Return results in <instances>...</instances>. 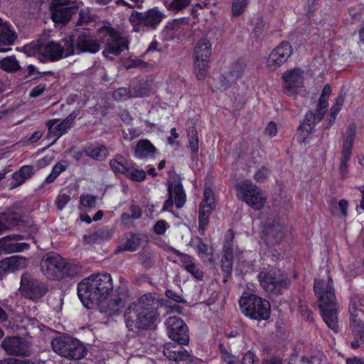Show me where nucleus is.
I'll return each instance as SVG.
<instances>
[{
    "label": "nucleus",
    "mask_w": 364,
    "mask_h": 364,
    "mask_svg": "<svg viewBox=\"0 0 364 364\" xmlns=\"http://www.w3.org/2000/svg\"><path fill=\"white\" fill-rule=\"evenodd\" d=\"M112 289L109 274H96L83 279L77 288V295L82 304L87 309L97 306L100 311L108 314L119 312L121 301L109 299V291Z\"/></svg>",
    "instance_id": "obj_1"
},
{
    "label": "nucleus",
    "mask_w": 364,
    "mask_h": 364,
    "mask_svg": "<svg viewBox=\"0 0 364 364\" xmlns=\"http://www.w3.org/2000/svg\"><path fill=\"white\" fill-rule=\"evenodd\" d=\"M166 335L172 342L166 343L163 346V354L169 360L176 363L180 362L191 363L193 356L184 349L190 341L189 328L186 322L178 316H169L165 323Z\"/></svg>",
    "instance_id": "obj_2"
},
{
    "label": "nucleus",
    "mask_w": 364,
    "mask_h": 364,
    "mask_svg": "<svg viewBox=\"0 0 364 364\" xmlns=\"http://www.w3.org/2000/svg\"><path fill=\"white\" fill-rule=\"evenodd\" d=\"M314 291L318 299V306L323 321L329 328L337 333L338 331V301L332 278L329 276L326 281L315 279Z\"/></svg>",
    "instance_id": "obj_3"
},
{
    "label": "nucleus",
    "mask_w": 364,
    "mask_h": 364,
    "mask_svg": "<svg viewBox=\"0 0 364 364\" xmlns=\"http://www.w3.org/2000/svg\"><path fill=\"white\" fill-rule=\"evenodd\" d=\"M156 319V311L146 306L142 300L129 306L124 313L126 326L131 331L151 328Z\"/></svg>",
    "instance_id": "obj_4"
},
{
    "label": "nucleus",
    "mask_w": 364,
    "mask_h": 364,
    "mask_svg": "<svg viewBox=\"0 0 364 364\" xmlns=\"http://www.w3.org/2000/svg\"><path fill=\"white\" fill-rule=\"evenodd\" d=\"M73 42V38L69 36L63 39L60 43L50 41L43 44L26 46L23 49L29 55L38 51L45 58L50 61H55L74 54Z\"/></svg>",
    "instance_id": "obj_5"
},
{
    "label": "nucleus",
    "mask_w": 364,
    "mask_h": 364,
    "mask_svg": "<svg viewBox=\"0 0 364 364\" xmlns=\"http://www.w3.org/2000/svg\"><path fill=\"white\" fill-rule=\"evenodd\" d=\"M242 313L252 320L258 321L269 318L271 306L269 302L262 297L248 292H243L239 300Z\"/></svg>",
    "instance_id": "obj_6"
},
{
    "label": "nucleus",
    "mask_w": 364,
    "mask_h": 364,
    "mask_svg": "<svg viewBox=\"0 0 364 364\" xmlns=\"http://www.w3.org/2000/svg\"><path fill=\"white\" fill-rule=\"evenodd\" d=\"M168 178L166 182L168 199L164 202L161 211H172L173 205L177 209L182 208L187 200L186 193L183 188L181 178L174 170L168 172Z\"/></svg>",
    "instance_id": "obj_7"
},
{
    "label": "nucleus",
    "mask_w": 364,
    "mask_h": 364,
    "mask_svg": "<svg viewBox=\"0 0 364 364\" xmlns=\"http://www.w3.org/2000/svg\"><path fill=\"white\" fill-rule=\"evenodd\" d=\"M235 189L237 197L252 209L260 210L263 208L267 198L262 190L250 180L238 183Z\"/></svg>",
    "instance_id": "obj_8"
},
{
    "label": "nucleus",
    "mask_w": 364,
    "mask_h": 364,
    "mask_svg": "<svg viewBox=\"0 0 364 364\" xmlns=\"http://www.w3.org/2000/svg\"><path fill=\"white\" fill-rule=\"evenodd\" d=\"M260 286L267 292L280 295L289 284L288 279L273 269H263L257 275Z\"/></svg>",
    "instance_id": "obj_9"
},
{
    "label": "nucleus",
    "mask_w": 364,
    "mask_h": 364,
    "mask_svg": "<svg viewBox=\"0 0 364 364\" xmlns=\"http://www.w3.org/2000/svg\"><path fill=\"white\" fill-rule=\"evenodd\" d=\"M260 238L268 247L280 244L286 236V228L279 218L262 223Z\"/></svg>",
    "instance_id": "obj_10"
},
{
    "label": "nucleus",
    "mask_w": 364,
    "mask_h": 364,
    "mask_svg": "<svg viewBox=\"0 0 364 364\" xmlns=\"http://www.w3.org/2000/svg\"><path fill=\"white\" fill-rule=\"evenodd\" d=\"M216 208V200L213 191L205 187L203 191V198L198 207V232L205 236V230L210 223V217Z\"/></svg>",
    "instance_id": "obj_11"
},
{
    "label": "nucleus",
    "mask_w": 364,
    "mask_h": 364,
    "mask_svg": "<svg viewBox=\"0 0 364 364\" xmlns=\"http://www.w3.org/2000/svg\"><path fill=\"white\" fill-rule=\"evenodd\" d=\"M41 270L50 279H58L68 274V265L58 255H47L41 261Z\"/></svg>",
    "instance_id": "obj_12"
},
{
    "label": "nucleus",
    "mask_w": 364,
    "mask_h": 364,
    "mask_svg": "<svg viewBox=\"0 0 364 364\" xmlns=\"http://www.w3.org/2000/svg\"><path fill=\"white\" fill-rule=\"evenodd\" d=\"M350 314V326L352 329L353 340L350 342V346L353 349H357L361 346H364V323L360 318L363 314L362 310L358 307V304L353 300H350L348 308Z\"/></svg>",
    "instance_id": "obj_13"
},
{
    "label": "nucleus",
    "mask_w": 364,
    "mask_h": 364,
    "mask_svg": "<svg viewBox=\"0 0 364 364\" xmlns=\"http://www.w3.org/2000/svg\"><path fill=\"white\" fill-rule=\"evenodd\" d=\"M53 350L62 356L80 359L85 355V348L81 342L77 339L68 338L63 343L58 339L52 341Z\"/></svg>",
    "instance_id": "obj_14"
},
{
    "label": "nucleus",
    "mask_w": 364,
    "mask_h": 364,
    "mask_svg": "<svg viewBox=\"0 0 364 364\" xmlns=\"http://www.w3.org/2000/svg\"><path fill=\"white\" fill-rule=\"evenodd\" d=\"M102 43L105 44L102 54L106 58L109 54L118 55L128 48L127 40L112 28L106 29Z\"/></svg>",
    "instance_id": "obj_15"
},
{
    "label": "nucleus",
    "mask_w": 364,
    "mask_h": 364,
    "mask_svg": "<svg viewBox=\"0 0 364 364\" xmlns=\"http://www.w3.org/2000/svg\"><path fill=\"white\" fill-rule=\"evenodd\" d=\"M50 9L52 19L55 23L68 22L78 9L73 2L66 0H53Z\"/></svg>",
    "instance_id": "obj_16"
},
{
    "label": "nucleus",
    "mask_w": 364,
    "mask_h": 364,
    "mask_svg": "<svg viewBox=\"0 0 364 364\" xmlns=\"http://www.w3.org/2000/svg\"><path fill=\"white\" fill-rule=\"evenodd\" d=\"M292 48L287 42L281 43L269 55L267 60V66L271 70H274L291 56Z\"/></svg>",
    "instance_id": "obj_17"
},
{
    "label": "nucleus",
    "mask_w": 364,
    "mask_h": 364,
    "mask_svg": "<svg viewBox=\"0 0 364 364\" xmlns=\"http://www.w3.org/2000/svg\"><path fill=\"white\" fill-rule=\"evenodd\" d=\"M3 348L10 354L28 355L31 348L30 342L18 337H9L4 340L1 344Z\"/></svg>",
    "instance_id": "obj_18"
},
{
    "label": "nucleus",
    "mask_w": 364,
    "mask_h": 364,
    "mask_svg": "<svg viewBox=\"0 0 364 364\" xmlns=\"http://www.w3.org/2000/svg\"><path fill=\"white\" fill-rule=\"evenodd\" d=\"M306 118L301 122L296 130V140L300 144H307V139L325 115H305Z\"/></svg>",
    "instance_id": "obj_19"
},
{
    "label": "nucleus",
    "mask_w": 364,
    "mask_h": 364,
    "mask_svg": "<svg viewBox=\"0 0 364 364\" xmlns=\"http://www.w3.org/2000/svg\"><path fill=\"white\" fill-rule=\"evenodd\" d=\"M129 20L133 24L156 28L159 23V11L155 8L145 13L134 12L131 14Z\"/></svg>",
    "instance_id": "obj_20"
},
{
    "label": "nucleus",
    "mask_w": 364,
    "mask_h": 364,
    "mask_svg": "<svg viewBox=\"0 0 364 364\" xmlns=\"http://www.w3.org/2000/svg\"><path fill=\"white\" fill-rule=\"evenodd\" d=\"M284 90L288 95H293L303 84V72L299 68L287 70L282 75Z\"/></svg>",
    "instance_id": "obj_21"
},
{
    "label": "nucleus",
    "mask_w": 364,
    "mask_h": 364,
    "mask_svg": "<svg viewBox=\"0 0 364 364\" xmlns=\"http://www.w3.org/2000/svg\"><path fill=\"white\" fill-rule=\"evenodd\" d=\"M20 288L25 296L33 300L41 298L47 291V289L40 285L36 280L28 279L26 277L21 279Z\"/></svg>",
    "instance_id": "obj_22"
},
{
    "label": "nucleus",
    "mask_w": 364,
    "mask_h": 364,
    "mask_svg": "<svg viewBox=\"0 0 364 364\" xmlns=\"http://www.w3.org/2000/svg\"><path fill=\"white\" fill-rule=\"evenodd\" d=\"M73 119L71 117H67L65 120L56 119L48 122V136L53 139L52 143L55 142L58 138L65 134L72 125Z\"/></svg>",
    "instance_id": "obj_23"
},
{
    "label": "nucleus",
    "mask_w": 364,
    "mask_h": 364,
    "mask_svg": "<svg viewBox=\"0 0 364 364\" xmlns=\"http://www.w3.org/2000/svg\"><path fill=\"white\" fill-rule=\"evenodd\" d=\"M21 235L7 236L0 240V251L7 253L22 252L28 248L26 242H20Z\"/></svg>",
    "instance_id": "obj_24"
},
{
    "label": "nucleus",
    "mask_w": 364,
    "mask_h": 364,
    "mask_svg": "<svg viewBox=\"0 0 364 364\" xmlns=\"http://www.w3.org/2000/svg\"><path fill=\"white\" fill-rule=\"evenodd\" d=\"M76 49L80 52L96 53L100 49V43L87 33H80L76 41Z\"/></svg>",
    "instance_id": "obj_25"
},
{
    "label": "nucleus",
    "mask_w": 364,
    "mask_h": 364,
    "mask_svg": "<svg viewBox=\"0 0 364 364\" xmlns=\"http://www.w3.org/2000/svg\"><path fill=\"white\" fill-rule=\"evenodd\" d=\"M234 251L222 250L221 270L223 282H226L232 276Z\"/></svg>",
    "instance_id": "obj_26"
},
{
    "label": "nucleus",
    "mask_w": 364,
    "mask_h": 364,
    "mask_svg": "<svg viewBox=\"0 0 364 364\" xmlns=\"http://www.w3.org/2000/svg\"><path fill=\"white\" fill-rule=\"evenodd\" d=\"M16 36L11 30L10 26L0 18V51H7L3 46L13 44Z\"/></svg>",
    "instance_id": "obj_27"
},
{
    "label": "nucleus",
    "mask_w": 364,
    "mask_h": 364,
    "mask_svg": "<svg viewBox=\"0 0 364 364\" xmlns=\"http://www.w3.org/2000/svg\"><path fill=\"white\" fill-rule=\"evenodd\" d=\"M357 133V127L354 122L350 123L347 127L343 135L341 153L352 154V149Z\"/></svg>",
    "instance_id": "obj_28"
},
{
    "label": "nucleus",
    "mask_w": 364,
    "mask_h": 364,
    "mask_svg": "<svg viewBox=\"0 0 364 364\" xmlns=\"http://www.w3.org/2000/svg\"><path fill=\"white\" fill-rule=\"evenodd\" d=\"M156 152V148L146 139L140 140L136 145L134 156L138 159L151 157Z\"/></svg>",
    "instance_id": "obj_29"
},
{
    "label": "nucleus",
    "mask_w": 364,
    "mask_h": 364,
    "mask_svg": "<svg viewBox=\"0 0 364 364\" xmlns=\"http://www.w3.org/2000/svg\"><path fill=\"white\" fill-rule=\"evenodd\" d=\"M211 48L210 43L206 38L200 39L195 48V60L209 61L212 51Z\"/></svg>",
    "instance_id": "obj_30"
},
{
    "label": "nucleus",
    "mask_w": 364,
    "mask_h": 364,
    "mask_svg": "<svg viewBox=\"0 0 364 364\" xmlns=\"http://www.w3.org/2000/svg\"><path fill=\"white\" fill-rule=\"evenodd\" d=\"M86 154L94 159L102 161L108 156L107 149L99 144H90L85 149Z\"/></svg>",
    "instance_id": "obj_31"
},
{
    "label": "nucleus",
    "mask_w": 364,
    "mask_h": 364,
    "mask_svg": "<svg viewBox=\"0 0 364 364\" xmlns=\"http://www.w3.org/2000/svg\"><path fill=\"white\" fill-rule=\"evenodd\" d=\"M33 173V168L30 166H23L18 172L13 174V179L15 184L11 188L21 185L26 180L29 178Z\"/></svg>",
    "instance_id": "obj_32"
},
{
    "label": "nucleus",
    "mask_w": 364,
    "mask_h": 364,
    "mask_svg": "<svg viewBox=\"0 0 364 364\" xmlns=\"http://www.w3.org/2000/svg\"><path fill=\"white\" fill-rule=\"evenodd\" d=\"M143 93L134 89L131 90L126 87H120L113 92V97L118 101L125 100L129 97H142Z\"/></svg>",
    "instance_id": "obj_33"
},
{
    "label": "nucleus",
    "mask_w": 364,
    "mask_h": 364,
    "mask_svg": "<svg viewBox=\"0 0 364 364\" xmlns=\"http://www.w3.org/2000/svg\"><path fill=\"white\" fill-rule=\"evenodd\" d=\"M109 164L114 173H122L123 175H125L129 166L127 164L126 159L121 156H118L115 159L111 160Z\"/></svg>",
    "instance_id": "obj_34"
},
{
    "label": "nucleus",
    "mask_w": 364,
    "mask_h": 364,
    "mask_svg": "<svg viewBox=\"0 0 364 364\" xmlns=\"http://www.w3.org/2000/svg\"><path fill=\"white\" fill-rule=\"evenodd\" d=\"M0 67L2 70L9 73H14L21 68L18 60L14 56L3 58L0 61Z\"/></svg>",
    "instance_id": "obj_35"
},
{
    "label": "nucleus",
    "mask_w": 364,
    "mask_h": 364,
    "mask_svg": "<svg viewBox=\"0 0 364 364\" xmlns=\"http://www.w3.org/2000/svg\"><path fill=\"white\" fill-rule=\"evenodd\" d=\"M245 64L242 62L235 63L229 70L228 77L232 80L240 78L245 73Z\"/></svg>",
    "instance_id": "obj_36"
},
{
    "label": "nucleus",
    "mask_w": 364,
    "mask_h": 364,
    "mask_svg": "<svg viewBox=\"0 0 364 364\" xmlns=\"http://www.w3.org/2000/svg\"><path fill=\"white\" fill-rule=\"evenodd\" d=\"M208 62L204 60H195L194 61V72L196 77L199 80L205 79L207 75V70L208 67Z\"/></svg>",
    "instance_id": "obj_37"
},
{
    "label": "nucleus",
    "mask_w": 364,
    "mask_h": 364,
    "mask_svg": "<svg viewBox=\"0 0 364 364\" xmlns=\"http://www.w3.org/2000/svg\"><path fill=\"white\" fill-rule=\"evenodd\" d=\"M125 176L134 181H141L146 177V173L142 169H139L134 166H129Z\"/></svg>",
    "instance_id": "obj_38"
},
{
    "label": "nucleus",
    "mask_w": 364,
    "mask_h": 364,
    "mask_svg": "<svg viewBox=\"0 0 364 364\" xmlns=\"http://www.w3.org/2000/svg\"><path fill=\"white\" fill-rule=\"evenodd\" d=\"M192 0H171L165 1V6L171 11H178L188 6Z\"/></svg>",
    "instance_id": "obj_39"
},
{
    "label": "nucleus",
    "mask_w": 364,
    "mask_h": 364,
    "mask_svg": "<svg viewBox=\"0 0 364 364\" xmlns=\"http://www.w3.org/2000/svg\"><path fill=\"white\" fill-rule=\"evenodd\" d=\"M66 168L67 164L65 161L55 164L53 168L52 172L46 178L45 183H52Z\"/></svg>",
    "instance_id": "obj_40"
},
{
    "label": "nucleus",
    "mask_w": 364,
    "mask_h": 364,
    "mask_svg": "<svg viewBox=\"0 0 364 364\" xmlns=\"http://www.w3.org/2000/svg\"><path fill=\"white\" fill-rule=\"evenodd\" d=\"M249 0H232V13L235 16L242 15L247 7Z\"/></svg>",
    "instance_id": "obj_41"
},
{
    "label": "nucleus",
    "mask_w": 364,
    "mask_h": 364,
    "mask_svg": "<svg viewBox=\"0 0 364 364\" xmlns=\"http://www.w3.org/2000/svg\"><path fill=\"white\" fill-rule=\"evenodd\" d=\"M12 272L23 269L27 265L26 259L20 256H13L8 257Z\"/></svg>",
    "instance_id": "obj_42"
},
{
    "label": "nucleus",
    "mask_w": 364,
    "mask_h": 364,
    "mask_svg": "<svg viewBox=\"0 0 364 364\" xmlns=\"http://www.w3.org/2000/svg\"><path fill=\"white\" fill-rule=\"evenodd\" d=\"M351 155L352 154L341 153L339 173L343 180L346 179L348 176V164L351 158Z\"/></svg>",
    "instance_id": "obj_43"
},
{
    "label": "nucleus",
    "mask_w": 364,
    "mask_h": 364,
    "mask_svg": "<svg viewBox=\"0 0 364 364\" xmlns=\"http://www.w3.org/2000/svg\"><path fill=\"white\" fill-rule=\"evenodd\" d=\"M185 270L187 272H188L196 279L198 281H201L203 279L204 273L199 263L196 262L195 264L188 266L187 269H186Z\"/></svg>",
    "instance_id": "obj_44"
},
{
    "label": "nucleus",
    "mask_w": 364,
    "mask_h": 364,
    "mask_svg": "<svg viewBox=\"0 0 364 364\" xmlns=\"http://www.w3.org/2000/svg\"><path fill=\"white\" fill-rule=\"evenodd\" d=\"M70 196L65 193H60L55 199V205L60 210L64 209L66 205L70 202Z\"/></svg>",
    "instance_id": "obj_45"
},
{
    "label": "nucleus",
    "mask_w": 364,
    "mask_h": 364,
    "mask_svg": "<svg viewBox=\"0 0 364 364\" xmlns=\"http://www.w3.org/2000/svg\"><path fill=\"white\" fill-rule=\"evenodd\" d=\"M235 237L234 231L232 229H229L225 236V241L223 246V250L234 251L233 249V240Z\"/></svg>",
    "instance_id": "obj_46"
},
{
    "label": "nucleus",
    "mask_w": 364,
    "mask_h": 364,
    "mask_svg": "<svg viewBox=\"0 0 364 364\" xmlns=\"http://www.w3.org/2000/svg\"><path fill=\"white\" fill-rule=\"evenodd\" d=\"M139 245V238L137 235H132L127 239L126 243L123 246L124 250H135Z\"/></svg>",
    "instance_id": "obj_47"
},
{
    "label": "nucleus",
    "mask_w": 364,
    "mask_h": 364,
    "mask_svg": "<svg viewBox=\"0 0 364 364\" xmlns=\"http://www.w3.org/2000/svg\"><path fill=\"white\" fill-rule=\"evenodd\" d=\"M81 206L83 208H92L95 206V197L90 195H82L80 197Z\"/></svg>",
    "instance_id": "obj_48"
},
{
    "label": "nucleus",
    "mask_w": 364,
    "mask_h": 364,
    "mask_svg": "<svg viewBox=\"0 0 364 364\" xmlns=\"http://www.w3.org/2000/svg\"><path fill=\"white\" fill-rule=\"evenodd\" d=\"M259 361L256 354L252 350H248L244 354L241 364H259Z\"/></svg>",
    "instance_id": "obj_49"
},
{
    "label": "nucleus",
    "mask_w": 364,
    "mask_h": 364,
    "mask_svg": "<svg viewBox=\"0 0 364 364\" xmlns=\"http://www.w3.org/2000/svg\"><path fill=\"white\" fill-rule=\"evenodd\" d=\"M269 173V168L265 166H262L261 168L258 169L255 172V173L254 175V179L257 182H262L268 178Z\"/></svg>",
    "instance_id": "obj_50"
},
{
    "label": "nucleus",
    "mask_w": 364,
    "mask_h": 364,
    "mask_svg": "<svg viewBox=\"0 0 364 364\" xmlns=\"http://www.w3.org/2000/svg\"><path fill=\"white\" fill-rule=\"evenodd\" d=\"M255 33H260L264 28L265 21L262 17L257 16L252 20Z\"/></svg>",
    "instance_id": "obj_51"
},
{
    "label": "nucleus",
    "mask_w": 364,
    "mask_h": 364,
    "mask_svg": "<svg viewBox=\"0 0 364 364\" xmlns=\"http://www.w3.org/2000/svg\"><path fill=\"white\" fill-rule=\"evenodd\" d=\"M163 306L168 307L171 313L181 314L183 309V308L177 304H172L171 301L161 298V307Z\"/></svg>",
    "instance_id": "obj_52"
},
{
    "label": "nucleus",
    "mask_w": 364,
    "mask_h": 364,
    "mask_svg": "<svg viewBox=\"0 0 364 364\" xmlns=\"http://www.w3.org/2000/svg\"><path fill=\"white\" fill-rule=\"evenodd\" d=\"M180 261L181 262V267L186 269L188 266L195 264L196 259L191 255L185 253H181L180 255Z\"/></svg>",
    "instance_id": "obj_53"
},
{
    "label": "nucleus",
    "mask_w": 364,
    "mask_h": 364,
    "mask_svg": "<svg viewBox=\"0 0 364 364\" xmlns=\"http://www.w3.org/2000/svg\"><path fill=\"white\" fill-rule=\"evenodd\" d=\"M165 294H166V297L168 298L167 300H169L171 301H173L177 304L185 302L184 299H183V297L181 295L178 294L177 293H176L175 291H173L171 289L166 290L165 292Z\"/></svg>",
    "instance_id": "obj_54"
},
{
    "label": "nucleus",
    "mask_w": 364,
    "mask_h": 364,
    "mask_svg": "<svg viewBox=\"0 0 364 364\" xmlns=\"http://www.w3.org/2000/svg\"><path fill=\"white\" fill-rule=\"evenodd\" d=\"M186 132L188 142L199 141L198 130L195 126L188 127Z\"/></svg>",
    "instance_id": "obj_55"
},
{
    "label": "nucleus",
    "mask_w": 364,
    "mask_h": 364,
    "mask_svg": "<svg viewBox=\"0 0 364 364\" xmlns=\"http://www.w3.org/2000/svg\"><path fill=\"white\" fill-rule=\"evenodd\" d=\"M277 125L273 121L269 122L264 129V134L270 137L275 136L277 134Z\"/></svg>",
    "instance_id": "obj_56"
},
{
    "label": "nucleus",
    "mask_w": 364,
    "mask_h": 364,
    "mask_svg": "<svg viewBox=\"0 0 364 364\" xmlns=\"http://www.w3.org/2000/svg\"><path fill=\"white\" fill-rule=\"evenodd\" d=\"M344 104V96L340 95L336 98L335 102L331 107V114H337L341 110V107Z\"/></svg>",
    "instance_id": "obj_57"
},
{
    "label": "nucleus",
    "mask_w": 364,
    "mask_h": 364,
    "mask_svg": "<svg viewBox=\"0 0 364 364\" xmlns=\"http://www.w3.org/2000/svg\"><path fill=\"white\" fill-rule=\"evenodd\" d=\"M10 272H13L11 270L8 258H6L0 262V277H3L4 275Z\"/></svg>",
    "instance_id": "obj_58"
},
{
    "label": "nucleus",
    "mask_w": 364,
    "mask_h": 364,
    "mask_svg": "<svg viewBox=\"0 0 364 364\" xmlns=\"http://www.w3.org/2000/svg\"><path fill=\"white\" fill-rule=\"evenodd\" d=\"M10 218L9 215L0 213V233L12 225L11 223L9 222Z\"/></svg>",
    "instance_id": "obj_59"
},
{
    "label": "nucleus",
    "mask_w": 364,
    "mask_h": 364,
    "mask_svg": "<svg viewBox=\"0 0 364 364\" xmlns=\"http://www.w3.org/2000/svg\"><path fill=\"white\" fill-rule=\"evenodd\" d=\"M262 364H283V359L277 355H270L269 357H263Z\"/></svg>",
    "instance_id": "obj_60"
},
{
    "label": "nucleus",
    "mask_w": 364,
    "mask_h": 364,
    "mask_svg": "<svg viewBox=\"0 0 364 364\" xmlns=\"http://www.w3.org/2000/svg\"><path fill=\"white\" fill-rule=\"evenodd\" d=\"M191 153L192 160L198 159V154L199 151V141L188 142Z\"/></svg>",
    "instance_id": "obj_61"
},
{
    "label": "nucleus",
    "mask_w": 364,
    "mask_h": 364,
    "mask_svg": "<svg viewBox=\"0 0 364 364\" xmlns=\"http://www.w3.org/2000/svg\"><path fill=\"white\" fill-rule=\"evenodd\" d=\"M45 89H46V85L40 84L31 90L29 95L31 97H38L43 94V92L45 91Z\"/></svg>",
    "instance_id": "obj_62"
},
{
    "label": "nucleus",
    "mask_w": 364,
    "mask_h": 364,
    "mask_svg": "<svg viewBox=\"0 0 364 364\" xmlns=\"http://www.w3.org/2000/svg\"><path fill=\"white\" fill-rule=\"evenodd\" d=\"M301 315L306 321L310 322L314 321V314L308 307L301 309Z\"/></svg>",
    "instance_id": "obj_63"
},
{
    "label": "nucleus",
    "mask_w": 364,
    "mask_h": 364,
    "mask_svg": "<svg viewBox=\"0 0 364 364\" xmlns=\"http://www.w3.org/2000/svg\"><path fill=\"white\" fill-rule=\"evenodd\" d=\"M328 106V98L321 97L318 99L317 105V111L318 112H325Z\"/></svg>",
    "instance_id": "obj_64"
}]
</instances>
